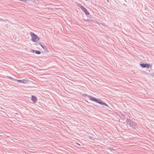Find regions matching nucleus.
<instances>
[{"label":"nucleus","instance_id":"obj_1","mask_svg":"<svg viewBox=\"0 0 154 154\" xmlns=\"http://www.w3.org/2000/svg\"><path fill=\"white\" fill-rule=\"evenodd\" d=\"M30 35L31 36V40L34 42H37L39 40V37L34 33L30 32Z\"/></svg>","mask_w":154,"mask_h":154},{"label":"nucleus","instance_id":"obj_2","mask_svg":"<svg viewBox=\"0 0 154 154\" xmlns=\"http://www.w3.org/2000/svg\"><path fill=\"white\" fill-rule=\"evenodd\" d=\"M89 99L93 101H95L98 103H99L100 104L102 105H104L106 106H108V105L106 103L102 102L101 101V100L100 99L98 100L94 97H89Z\"/></svg>","mask_w":154,"mask_h":154},{"label":"nucleus","instance_id":"obj_3","mask_svg":"<svg viewBox=\"0 0 154 154\" xmlns=\"http://www.w3.org/2000/svg\"><path fill=\"white\" fill-rule=\"evenodd\" d=\"M16 80L19 83H22L23 84H25L27 83V80L25 79L23 80H17L16 79Z\"/></svg>","mask_w":154,"mask_h":154},{"label":"nucleus","instance_id":"obj_4","mask_svg":"<svg viewBox=\"0 0 154 154\" xmlns=\"http://www.w3.org/2000/svg\"><path fill=\"white\" fill-rule=\"evenodd\" d=\"M84 11L86 14H89V13L87 12V9L83 6H81L80 7Z\"/></svg>","mask_w":154,"mask_h":154},{"label":"nucleus","instance_id":"obj_5","mask_svg":"<svg viewBox=\"0 0 154 154\" xmlns=\"http://www.w3.org/2000/svg\"><path fill=\"white\" fill-rule=\"evenodd\" d=\"M140 66L143 67H146L147 68H148L150 67V65L148 64H143L142 63L140 64Z\"/></svg>","mask_w":154,"mask_h":154},{"label":"nucleus","instance_id":"obj_6","mask_svg":"<svg viewBox=\"0 0 154 154\" xmlns=\"http://www.w3.org/2000/svg\"><path fill=\"white\" fill-rule=\"evenodd\" d=\"M32 100L34 102V103H35L36 102L37 99V98L35 96H34L32 95Z\"/></svg>","mask_w":154,"mask_h":154},{"label":"nucleus","instance_id":"obj_7","mask_svg":"<svg viewBox=\"0 0 154 154\" xmlns=\"http://www.w3.org/2000/svg\"><path fill=\"white\" fill-rule=\"evenodd\" d=\"M35 52L36 54H39L41 53V52L38 51H35Z\"/></svg>","mask_w":154,"mask_h":154},{"label":"nucleus","instance_id":"obj_8","mask_svg":"<svg viewBox=\"0 0 154 154\" xmlns=\"http://www.w3.org/2000/svg\"><path fill=\"white\" fill-rule=\"evenodd\" d=\"M40 45L41 46V47L44 49V47L43 46V45H42L41 44H40Z\"/></svg>","mask_w":154,"mask_h":154},{"label":"nucleus","instance_id":"obj_9","mask_svg":"<svg viewBox=\"0 0 154 154\" xmlns=\"http://www.w3.org/2000/svg\"><path fill=\"white\" fill-rule=\"evenodd\" d=\"M77 144L78 145H80L78 143H77Z\"/></svg>","mask_w":154,"mask_h":154},{"label":"nucleus","instance_id":"obj_10","mask_svg":"<svg viewBox=\"0 0 154 154\" xmlns=\"http://www.w3.org/2000/svg\"><path fill=\"white\" fill-rule=\"evenodd\" d=\"M32 51H33V52H34L35 51L34 50H32Z\"/></svg>","mask_w":154,"mask_h":154}]
</instances>
